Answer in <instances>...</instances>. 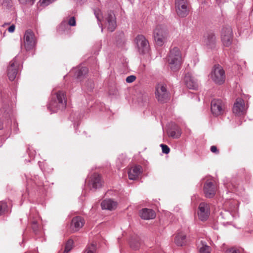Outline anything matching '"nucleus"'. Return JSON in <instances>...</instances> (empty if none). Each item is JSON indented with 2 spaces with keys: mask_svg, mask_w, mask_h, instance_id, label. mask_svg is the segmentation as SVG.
<instances>
[{
  "mask_svg": "<svg viewBox=\"0 0 253 253\" xmlns=\"http://www.w3.org/2000/svg\"><path fill=\"white\" fill-rule=\"evenodd\" d=\"M66 105V95L63 91H58L53 93L51 100L47 108L52 112L55 113L59 110L65 108Z\"/></svg>",
  "mask_w": 253,
  "mask_h": 253,
  "instance_id": "f257e3e1",
  "label": "nucleus"
},
{
  "mask_svg": "<svg viewBox=\"0 0 253 253\" xmlns=\"http://www.w3.org/2000/svg\"><path fill=\"white\" fill-rule=\"evenodd\" d=\"M168 61L170 69L173 71L178 70L181 64L182 57L179 49L174 47L169 52Z\"/></svg>",
  "mask_w": 253,
  "mask_h": 253,
  "instance_id": "f03ea898",
  "label": "nucleus"
},
{
  "mask_svg": "<svg viewBox=\"0 0 253 253\" xmlns=\"http://www.w3.org/2000/svg\"><path fill=\"white\" fill-rule=\"evenodd\" d=\"M155 97L158 101L164 103L169 98V92L168 91L167 85L163 83L158 84L155 86Z\"/></svg>",
  "mask_w": 253,
  "mask_h": 253,
  "instance_id": "7ed1b4c3",
  "label": "nucleus"
},
{
  "mask_svg": "<svg viewBox=\"0 0 253 253\" xmlns=\"http://www.w3.org/2000/svg\"><path fill=\"white\" fill-rule=\"evenodd\" d=\"M211 79L217 84H223L225 81V73L222 67L219 65H215L211 72Z\"/></svg>",
  "mask_w": 253,
  "mask_h": 253,
  "instance_id": "20e7f679",
  "label": "nucleus"
},
{
  "mask_svg": "<svg viewBox=\"0 0 253 253\" xmlns=\"http://www.w3.org/2000/svg\"><path fill=\"white\" fill-rule=\"evenodd\" d=\"M153 34L157 44L162 46L166 41L168 36L166 28L161 25H158L154 29Z\"/></svg>",
  "mask_w": 253,
  "mask_h": 253,
  "instance_id": "39448f33",
  "label": "nucleus"
},
{
  "mask_svg": "<svg viewBox=\"0 0 253 253\" xmlns=\"http://www.w3.org/2000/svg\"><path fill=\"white\" fill-rule=\"evenodd\" d=\"M36 44L34 33L31 30H28L25 32L23 41L21 43V47H24L27 51L32 50Z\"/></svg>",
  "mask_w": 253,
  "mask_h": 253,
  "instance_id": "423d86ee",
  "label": "nucleus"
},
{
  "mask_svg": "<svg viewBox=\"0 0 253 253\" xmlns=\"http://www.w3.org/2000/svg\"><path fill=\"white\" fill-rule=\"evenodd\" d=\"M175 9L179 17H186L188 14L190 9L188 0H175Z\"/></svg>",
  "mask_w": 253,
  "mask_h": 253,
  "instance_id": "0eeeda50",
  "label": "nucleus"
},
{
  "mask_svg": "<svg viewBox=\"0 0 253 253\" xmlns=\"http://www.w3.org/2000/svg\"><path fill=\"white\" fill-rule=\"evenodd\" d=\"M135 42L140 53L145 54L148 52L149 44L148 40L143 35H138L135 38Z\"/></svg>",
  "mask_w": 253,
  "mask_h": 253,
  "instance_id": "6e6552de",
  "label": "nucleus"
},
{
  "mask_svg": "<svg viewBox=\"0 0 253 253\" xmlns=\"http://www.w3.org/2000/svg\"><path fill=\"white\" fill-rule=\"evenodd\" d=\"M221 39L224 46L228 47L231 44L233 40V33L231 27L227 26L222 28Z\"/></svg>",
  "mask_w": 253,
  "mask_h": 253,
  "instance_id": "1a4fd4ad",
  "label": "nucleus"
},
{
  "mask_svg": "<svg viewBox=\"0 0 253 253\" xmlns=\"http://www.w3.org/2000/svg\"><path fill=\"white\" fill-rule=\"evenodd\" d=\"M211 109L212 114L214 116H218L224 113L225 106L221 99H214L211 102Z\"/></svg>",
  "mask_w": 253,
  "mask_h": 253,
  "instance_id": "9d476101",
  "label": "nucleus"
},
{
  "mask_svg": "<svg viewBox=\"0 0 253 253\" xmlns=\"http://www.w3.org/2000/svg\"><path fill=\"white\" fill-rule=\"evenodd\" d=\"M197 214L201 220H206L210 214V205L205 202L201 203L198 207Z\"/></svg>",
  "mask_w": 253,
  "mask_h": 253,
  "instance_id": "9b49d317",
  "label": "nucleus"
},
{
  "mask_svg": "<svg viewBox=\"0 0 253 253\" xmlns=\"http://www.w3.org/2000/svg\"><path fill=\"white\" fill-rule=\"evenodd\" d=\"M246 110L244 100L241 98H237L233 107V113L237 116H241L245 113Z\"/></svg>",
  "mask_w": 253,
  "mask_h": 253,
  "instance_id": "f8f14e48",
  "label": "nucleus"
},
{
  "mask_svg": "<svg viewBox=\"0 0 253 253\" xmlns=\"http://www.w3.org/2000/svg\"><path fill=\"white\" fill-rule=\"evenodd\" d=\"M106 26L110 32L115 30L117 26L116 19L114 13L112 11L107 13L106 17Z\"/></svg>",
  "mask_w": 253,
  "mask_h": 253,
  "instance_id": "ddd939ff",
  "label": "nucleus"
},
{
  "mask_svg": "<svg viewBox=\"0 0 253 253\" xmlns=\"http://www.w3.org/2000/svg\"><path fill=\"white\" fill-rule=\"evenodd\" d=\"M18 63L15 58L12 60L7 68V76L10 81H13L17 74Z\"/></svg>",
  "mask_w": 253,
  "mask_h": 253,
  "instance_id": "4468645a",
  "label": "nucleus"
},
{
  "mask_svg": "<svg viewBox=\"0 0 253 253\" xmlns=\"http://www.w3.org/2000/svg\"><path fill=\"white\" fill-rule=\"evenodd\" d=\"M85 223L84 219L81 216L74 217L71 223L70 228L73 232L79 231L82 228Z\"/></svg>",
  "mask_w": 253,
  "mask_h": 253,
  "instance_id": "2eb2a0df",
  "label": "nucleus"
},
{
  "mask_svg": "<svg viewBox=\"0 0 253 253\" xmlns=\"http://www.w3.org/2000/svg\"><path fill=\"white\" fill-rule=\"evenodd\" d=\"M204 191L206 197L209 198H212L215 194V185L211 181H207L204 184Z\"/></svg>",
  "mask_w": 253,
  "mask_h": 253,
  "instance_id": "dca6fc26",
  "label": "nucleus"
},
{
  "mask_svg": "<svg viewBox=\"0 0 253 253\" xmlns=\"http://www.w3.org/2000/svg\"><path fill=\"white\" fill-rule=\"evenodd\" d=\"M204 42L205 45L209 48L214 47L216 44V39L214 34L210 32L204 36Z\"/></svg>",
  "mask_w": 253,
  "mask_h": 253,
  "instance_id": "f3484780",
  "label": "nucleus"
},
{
  "mask_svg": "<svg viewBox=\"0 0 253 253\" xmlns=\"http://www.w3.org/2000/svg\"><path fill=\"white\" fill-rule=\"evenodd\" d=\"M142 172V168L140 166H134L131 167L128 172V178L130 180H136Z\"/></svg>",
  "mask_w": 253,
  "mask_h": 253,
  "instance_id": "a211bd4d",
  "label": "nucleus"
},
{
  "mask_svg": "<svg viewBox=\"0 0 253 253\" xmlns=\"http://www.w3.org/2000/svg\"><path fill=\"white\" fill-rule=\"evenodd\" d=\"M185 84L190 89H196L198 87V83L195 78L190 73L186 74L184 77Z\"/></svg>",
  "mask_w": 253,
  "mask_h": 253,
  "instance_id": "6ab92c4d",
  "label": "nucleus"
},
{
  "mask_svg": "<svg viewBox=\"0 0 253 253\" xmlns=\"http://www.w3.org/2000/svg\"><path fill=\"white\" fill-rule=\"evenodd\" d=\"M103 182L100 175L97 173H94L91 176L90 183L92 188L95 189L101 188L102 186Z\"/></svg>",
  "mask_w": 253,
  "mask_h": 253,
  "instance_id": "aec40b11",
  "label": "nucleus"
},
{
  "mask_svg": "<svg viewBox=\"0 0 253 253\" xmlns=\"http://www.w3.org/2000/svg\"><path fill=\"white\" fill-rule=\"evenodd\" d=\"M197 247L200 253H211V248L207 245L205 239L199 240L197 242Z\"/></svg>",
  "mask_w": 253,
  "mask_h": 253,
  "instance_id": "412c9836",
  "label": "nucleus"
},
{
  "mask_svg": "<svg viewBox=\"0 0 253 253\" xmlns=\"http://www.w3.org/2000/svg\"><path fill=\"white\" fill-rule=\"evenodd\" d=\"M140 215L142 219L149 220L156 217V213L152 209L145 208L140 211Z\"/></svg>",
  "mask_w": 253,
  "mask_h": 253,
  "instance_id": "4be33fe9",
  "label": "nucleus"
},
{
  "mask_svg": "<svg viewBox=\"0 0 253 253\" xmlns=\"http://www.w3.org/2000/svg\"><path fill=\"white\" fill-rule=\"evenodd\" d=\"M117 203L111 199L104 200L101 204L102 209L108 210L110 211L115 210L117 207Z\"/></svg>",
  "mask_w": 253,
  "mask_h": 253,
  "instance_id": "5701e85b",
  "label": "nucleus"
},
{
  "mask_svg": "<svg viewBox=\"0 0 253 253\" xmlns=\"http://www.w3.org/2000/svg\"><path fill=\"white\" fill-rule=\"evenodd\" d=\"M181 130L180 127L174 125L168 131L169 136L173 138H178L181 136Z\"/></svg>",
  "mask_w": 253,
  "mask_h": 253,
  "instance_id": "b1692460",
  "label": "nucleus"
},
{
  "mask_svg": "<svg viewBox=\"0 0 253 253\" xmlns=\"http://www.w3.org/2000/svg\"><path fill=\"white\" fill-rule=\"evenodd\" d=\"M175 243L178 246H182L186 243V235L183 232L177 234L174 240Z\"/></svg>",
  "mask_w": 253,
  "mask_h": 253,
  "instance_id": "393cba45",
  "label": "nucleus"
},
{
  "mask_svg": "<svg viewBox=\"0 0 253 253\" xmlns=\"http://www.w3.org/2000/svg\"><path fill=\"white\" fill-rule=\"evenodd\" d=\"M74 241L72 239H69L64 247V249H61L58 253H69L73 249Z\"/></svg>",
  "mask_w": 253,
  "mask_h": 253,
  "instance_id": "a878e982",
  "label": "nucleus"
},
{
  "mask_svg": "<svg viewBox=\"0 0 253 253\" xmlns=\"http://www.w3.org/2000/svg\"><path fill=\"white\" fill-rule=\"evenodd\" d=\"M87 69L86 67H83L78 69L76 72V76L77 78L80 80H82L83 77L87 74Z\"/></svg>",
  "mask_w": 253,
  "mask_h": 253,
  "instance_id": "bb28decb",
  "label": "nucleus"
},
{
  "mask_svg": "<svg viewBox=\"0 0 253 253\" xmlns=\"http://www.w3.org/2000/svg\"><path fill=\"white\" fill-rule=\"evenodd\" d=\"M140 243L138 239L136 240L132 239L130 242V246L133 250H137L139 248Z\"/></svg>",
  "mask_w": 253,
  "mask_h": 253,
  "instance_id": "cd10ccee",
  "label": "nucleus"
},
{
  "mask_svg": "<svg viewBox=\"0 0 253 253\" xmlns=\"http://www.w3.org/2000/svg\"><path fill=\"white\" fill-rule=\"evenodd\" d=\"M7 211V205L6 203L0 201V215L5 213Z\"/></svg>",
  "mask_w": 253,
  "mask_h": 253,
  "instance_id": "c85d7f7f",
  "label": "nucleus"
},
{
  "mask_svg": "<svg viewBox=\"0 0 253 253\" xmlns=\"http://www.w3.org/2000/svg\"><path fill=\"white\" fill-rule=\"evenodd\" d=\"M95 251V245L94 244H91L86 247L84 253H94Z\"/></svg>",
  "mask_w": 253,
  "mask_h": 253,
  "instance_id": "c756f323",
  "label": "nucleus"
},
{
  "mask_svg": "<svg viewBox=\"0 0 253 253\" xmlns=\"http://www.w3.org/2000/svg\"><path fill=\"white\" fill-rule=\"evenodd\" d=\"M67 21L66 20H63L58 27V31L61 32L65 31L67 29Z\"/></svg>",
  "mask_w": 253,
  "mask_h": 253,
  "instance_id": "7c9ffc66",
  "label": "nucleus"
},
{
  "mask_svg": "<svg viewBox=\"0 0 253 253\" xmlns=\"http://www.w3.org/2000/svg\"><path fill=\"white\" fill-rule=\"evenodd\" d=\"M56 0H40V4L42 6H46L51 3L55 1Z\"/></svg>",
  "mask_w": 253,
  "mask_h": 253,
  "instance_id": "2f4dec72",
  "label": "nucleus"
},
{
  "mask_svg": "<svg viewBox=\"0 0 253 253\" xmlns=\"http://www.w3.org/2000/svg\"><path fill=\"white\" fill-rule=\"evenodd\" d=\"M67 24H68L70 26H76V21L75 17L74 16L69 17V20H68V22H67Z\"/></svg>",
  "mask_w": 253,
  "mask_h": 253,
  "instance_id": "473e14b6",
  "label": "nucleus"
},
{
  "mask_svg": "<svg viewBox=\"0 0 253 253\" xmlns=\"http://www.w3.org/2000/svg\"><path fill=\"white\" fill-rule=\"evenodd\" d=\"M94 14L98 20L101 21L102 18L101 11L99 9H95L94 10Z\"/></svg>",
  "mask_w": 253,
  "mask_h": 253,
  "instance_id": "72a5a7b5",
  "label": "nucleus"
},
{
  "mask_svg": "<svg viewBox=\"0 0 253 253\" xmlns=\"http://www.w3.org/2000/svg\"><path fill=\"white\" fill-rule=\"evenodd\" d=\"M94 14L98 20L101 21L102 18L101 11L99 9H95L94 10Z\"/></svg>",
  "mask_w": 253,
  "mask_h": 253,
  "instance_id": "f704fd0d",
  "label": "nucleus"
},
{
  "mask_svg": "<svg viewBox=\"0 0 253 253\" xmlns=\"http://www.w3.org/2000/svg\"><path fill=\"white\" fill-rule=\"evenodd\" d=\"M161 146L162 149L163 153L166 154L169 153V152L170 151V149H169V147L167 145L161 144Z\"/></svg>",
  "mask_w": 253,
  "mask_h": 253,
  "instance_id": "c9c22d12",
  "label": "nucleus"
},
{
  "mask_svg": "<svg viewBox=\"0 0 253 253\" xmlns=\"http://www.w3.org/2000/svg\"><path fill=\"white\" fill-rule=\"evenodd\" d=\"M136 80V77L133 75L128 76L126 79V82L128 83L133 82Z\"/></svg>",
  "mask_w": 253,
  "mask_h": 253,
  "instance_id": "e433bc0d",
  "label": "nucleus"
},
{
  "mask_svg": "<svg viewBox=\"0 0 253 253\" xmlns=\"http://www.w3.org/2000/svg\"><path fill=\"white\" fill-rule=\"evenodd\" d=\"M21 3L33 4L35 0H18Z\"/></svg>",
  "mask_w": 253,
  "mask_h": 253,
  "instance_id": "4c0bfd02",
  "label": "nucleus"
},
{
  "mask_svg": "<svg viewBox=\"0 0 253 253\" xmlns=\"http://www.w3.org/2000/svg\"><path fill=\"white\" fill-rule=\"evenodd\" d=\"M226 253H240L239 251L234 248L227 250Z\"/></svg>",
  "mask_w": 253,
  "mask_h": 253,
  "instance_id": "58836bf2",
  "label": "nucleus"
},
{
  "mask_svg": "<svg viewBox=\"0 0 253 253\" xmlns=\"http://www.w3.org/2000/svg\"><path fill=\"white\" fill-rule=\"evenodd\" d=\"M211 151L215 154H218L219 153V150L217 149L216 146H211L210 148Z\"/></svg>",
  "mask_w": 253,
  "mask_h": 253,
  "instance_id": "ea45409f",
  "label": "nucleus"
},
{
  "mask_svg": "<svg viewBox=\"0 0 253 253\" xmlns=\"http://www.w3.org/2000/svg\"><path fill=\"white\" fill-rule=\"evenodd\" d=\"M32 228L34 231H37L38 230V227L37 225V222L36 221H32Z\"/></svg>",
  "mask_w": 253,
  "mask_h": 253,
  "instance_id": "a19ab883",
  "label": "nucleus"
},
{
  "mask_svg": "<svg viewBox=\"0 0 253 253\" xmlns=\"http://www.w3.org/2000/svg\"><path fill=\"white\" fill-rule=\"evenodd\" d=\"M15 27L14 25H11L8 29V31L10 33H12L14 31Z\"/></svg>",
  "mask_w": 253,
  "mask_h": 253,
  "instance_id": "79ce46f5",
  "label": "nucleus"
}]
</instances>
